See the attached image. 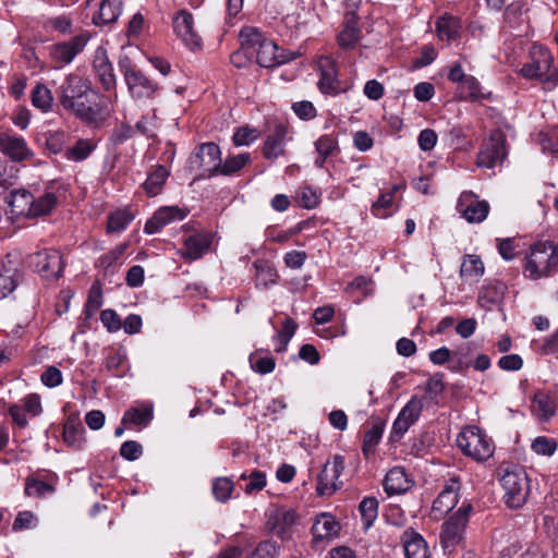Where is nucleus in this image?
Instances as JSON below:
<instances>
[{
  "instance_id": "nucleus-1",
  "label": "nucleus",
  "mask_w": 558,
  "mask_h": 558,
  "mask_svg": "<svg viewBox=\"0 0 558 558\" xmlns=\"http://www.w3.org/2000/svg\"><path fill=\"white\" fill-rule=\"evenodd\" d=\"M54 96L62 110L88 125L100 126L109 116L107 97L76 72L64 76Z\"/></svg>"
},
{
  "instance_id": "nucleus-2",
  "label": "nucleus",
  "mask_w": 558,
  "mask_h": 558,
  "mask_svg": "<svg viewBox=\"0 0 558 558\" xmlns=\"http://www.w3.org/2000/svg\"><path fill=\"white\" fill-rule=\"evenodd\" d=\"M558 271V244L553 241H537L531 245L525 257L523 274L531 280L554 276Z\"/></svg>"
},
{
  "instance_id": "nucleus-3",
  "label": "nucleus",
  "mask_w": 558,
  "mask_h": 558,
  "mask_svg": "<svg viewBox=\"0 0 558 558\" xmlns=\"http://www.w3.org/2000/svg\"><path fill=\"white\" fill-rule=\"evenodd\" d=\"M554 61V54L548 47L534 43L529 49L527 60L518 73L525 80L538 81L544 87L553 88Z\"/></svg>"
},
{
  "instance_id": "nucleus-4",
  "label": "nucleus",
  "mask_w": 558,
  "mask_h": 558,
  "mask_svg": "<svg viewBox=\"0 0 558 558\" xmlns=\"http://www.w3.org/2000/svg\"><path fill=\"white\" fill-rule=\"evenodd\" d=\"M118 66L123 75L128 90L134 100L154 99L160 86L149 78L129 56L123 54L118 60Z\"/></svg>"
},
{
  "instance_id": "nucleus-5",
  "label": "nucleus",
  "mask_w": 558,
  "mask_h": 558,
  "mask_svg": "<svg viewBox=\"0 0 558 558\" xmlns=\"http://www.w3.org/2000/svg\"><path fill=\"white\" fill-rule=\"evenodd\" d=\"M457 446L464 456L477 462L489 459L494 452V442L477 426H466L457 436Z\"/></svg>"
},
{
  "instance_id": "nucleus-6",
  "label": "nucleus",
  "mask_w": 558,
  "mask_h": 558,
  "mask_svg": "<svg viewBox=\"0 0 558 558\" xmlns=\"http://www.w3.org/2000/svg\"><path fill=\"white\" fill-rule=\"evenodd\" d=\"M89 38L87 32H81L69 40L58 41L48 46V56L53 69L60 70L69 65L84 51Z\"/></svg>"
},
{
  "instance_id": "nucleus-7",
  "label": "nucleus",
  "mask_w": 558,
  "mask_h": 558,
  "mask_svg": "<svg viewBox=\"0 0 558 558\" xmlns=\"http://www.w3.org/2000/svg\"><path fill=\"white\" fill-rule=\"evenodd\" d=\"M508 156L507 136L499 130H493L489 133L476 156V165L480 168L493 169L501 166Z\"/></svg>"
},
{
  "instance_id": "nucleus-8",
  "label": "nucleus",
  "mask_w": 558,
  "mask_h": 558,
  "mask_svg": "<svg viewBox=\"0 0 558 558\" xmlns=\"http://www.w3.org/2000/svg\"><path fill=\"white\" fill-rule=\"evenodd\" d=\"M221 161V149L214 142H205L197 145L187 159V168L191 171L202 170L203 172L194 180L210 179L216 177L211 174L213 168Z\"/></svg>"
},
{
  "instance_id": "nucleus-9",
  "label": "nucleus",
  "mask_w": 558,
  "mask_h": 558,
  "mask_svg": "<svg viewBox=\"0 0 558 558\" xmlns=\"http://www.w3.org/2000/svg\"><path fill=\"white\" fill-rule=\"evenodd\" d=\"M29 267L43 278L57 280L62 277L65 263L59 250L45 248L31 254L28 257Z\"/></svg>"
},
{
  "instance_id": "nucleus-10",
  "label": "nucleus",
  "mask_w": 558,
  "mask_h": 558,
  "mask_svg": "<svg viewBox=\"0 0 558 558\" xmlns=\"http://www.w3.org/2000/svg\"><path fill=\"white\" fill-rule=\"evenodd\" d=\"M423 398L412 396L411 399L401 409L392 423L388 437L390 446L395 447L403 438L409 428L420 418L423 411Z\"/></svg>"
},
{
  "instance_id": "nucleus-11",
  "label": "nucleus",
  "mask_w": 558,
  "mask_h": 558,
  "mask_svg": "<svg viewBox=\"0 0 558 558\" xmlns=\"http://www.w3.org/2000/svg\"><path fill=\"white\" fill-rule=\"evenodd\" d=\"M471 505L462 506L454 514L442 523L440 543L447 553H452L463 539V533L468 523Z\"/></svg>"
},
{
  "instance_id": "nucleus-12",
  "label": "nucleus",
  "mask_w": 558,
  "mask_h": 558,
  "mask_svg": "<svg viewBox=\"0 0 558 558\" xmlns=\"http://www.w3.org/2000/svg\"><path fill=\"white\" fill-rule=\"evenodd\" d=\"M296 513L293 509L271 507L267 511L268 530L282 541L292 539L295 532Z\"/></svg>"
},
{
  "instance_id": "nucleus-13",
  "label": "nucleus",
  "mask_w": 558,
  "mask_h": 558,
  "mask_svg": "<svg viewBox=\"0 0 558 558\" xmlns=\"http://www.w3.org/2000/svg\"><path fill=\"white\" fill-rule=\"evenodd\" d=\"M173 31L182 43L192 51L203 48V39L194 29V17L187 10H179L173 17Z\"/></svg>"
},
{
  "instance_id": "nucleus-14",
  "label": "nucleus",
  "mask_w": 558,
  "mask_h": 558,
  "mask_svg": "<svg viewBox=\"0 0 558 558\" xmlns=\"http://www.w3.org/2000/svg\"><path fill=\"white\" fill-rule=\"evenodd\" d=\"M318 70L319 80L317 87L322 94L336 97L347 90V88L340 87L338 64L331 57H322L318 61Z\"/></svg>"
},
{
  "instance_id": "nucleus-15",
  "label": "nucleus",
  "mask_w": 558,
  "mask_h": 558,
  "mask_svg": "<svg viewBox=\"0 0 558 558\" xmlns=\"http://www.w3.org/2000/svg\"><path fill=\"white\" fill-rule=\"evenodd\" d=\"M187 210L179 206H162L158 208L144 225V233H159L166 226L173 221H181L187 216Z\"/></svg>"
},
{
  "instance_id": "nucleus-16",
  "label": "nucleus",
  "mask_w": 558,
  "mask_h": 558,
  "mask_svg": "<svg viewBox=\"0 0 558 558\" xmlns=\"http://www.w3.org/2000/svg\"><path fill=\"white\" fill-rule=\"evenodd\" d=\"M341 525L339 521L329 512H322L314 519L311 533L314 544L329 543L340 533Z\"/></svg>"
},
{
  "instance_id": "nucleus-17",
  "label": "nucleus",
  "mask_w": 558,
  "mask_h": 558,
  "mask_svg": "<svg viewBox=\"0 0 558 558\" xmlns=\"http://www.w3.org/2000/svg\"><path fill=\"white\" fill-rule=\"evenodd\" d=\"M93 70L97 81L105 90L110 92L116 89L117 77L113 72L112 63L109 60L107 50L104 47H98L95 50Z\"/></svg>"
},
{
  "instance_id": "nucleus-18",
  "label": "nucleus",
  "mask_w": 558,
  "mask_h": 558,
  "mask_svg": "<svg viewBox=\"0 0 558 558\" xmlns=\"http://www.w3.org/2000/svg\"><path fill=\"white\" fill-rule=\"evenodd\" d=\"M214 235L210 231H198L185 238L182 256L190 260H196L203 257L213 244Z\"/></svg>"
},
{
  "instance_id": "nucleus-19",
  "label": "nucleus",
  "mask_w": 558,
  "mask_h": 558,
  "mask_svg": "<svg viewBox=\"0 0 558 558\" xmlns=\"http://www.w3.org/2000/svg\"><path fill=\"white\" fill-rule=\"evenodd\" d=\"M344 470V457L335 454L331 460H328L320 473L318 474V481L316 488H340L343 482L340 480V475Z\"/></svg>"
},
{
  "instance_id": "nucleus-20",
  "label": "nucleus",
  "mask_w": 558,
  "mask_h": 558,
  "mask_svg": "<svg viewBox=\"0 0 558 558\" xmlns=\"http://www.w3.org/2000/svg\"><path fill=\"white\" fill-rule=\"evenodd\" d=\"M458 209L466 221L480 223L486 219L490 206L488 202L480 201L472 194H463L458 203Z\"/></svg>"
},
{
  "instance_id": "nucleus-21",
  "label": "nucleus",
  "mask_w": 558,
  "mask_h": 558,
  "mask_svg": "<svg viewBox=\"0 0 558 558\" xmlns=\"http://www.w3.org/2000/svg\"><path fill=\"white\" fill-rule=\"evenodd\" d=\"M462 20L450 13L440 15L435 22L437 37L441 41L452 43L459 40L462 34Z\"/></svg>"
},
{
  "instance_id": "nucleus-22",
  "label": "nucleus",
  "mask_w": 558,
  "mask_h": 558,
  "mask_svg": "<svg viewBox=\"0 0 558 558\" xmlns=\"http://www.w3.org/2000/svg\"><path fill=\"white\" fill-rule=\"evenodd\" d=\"M401 543L407 558H430L426 541L412 529L402 533Z\"/></svg>"
},
{
  "instance_id": "nucleus-23",
  "label": "nucleus",
  "mask_w": 558,
  "mask_h": 558,
  "mask_svg": "<svg viewBox=\"0 0 558 558\" xmlns=\"http://www.w3.org/2000/svg\"><path fill=\"white\" fill-rule=\"evenodd\" d=\"M0 147L4 155L15 161L27 160L33 156L26 141L20 135H4L0 138Z\"/></svg>"
},
{
  "instance_id": "nucleus-24",
  "label": "nucleus",
  "mask_w": 558,
  "mask_h": 558,
  "mask_svg": "<svg viewBox=\"0 0 558 558\" xmlns=\"http://www.w3.org/2000/svg\"><path fill=\"white\" fill-rule=\"evenodd\" d=\"M129 248V242H122L114 248L102 254L95 263V267L100 269L105 277L116 274L117 268L122 265V259Z\"/></svg>"
},
{
  "instance_id": "nucleus-25",
  "label": "nucleus",
  "mask_w": 558,
  "mask_h": 558,
  "mask_svg": "<svg viewBox=\"0 0 558 558\" xmlns=\"http://www.w3.org/2000/svg\"><path fill=\"white\" fill-rule=\"evenodd\" d=\"M251 162L252 156L247 151L238 155H228L225 160L221 159L220 163H217L216 168H213L211 174H216V177L239 175L242 169Z\"/></svg>"
},
{
  "instance_id": "nucleus-26",
  "label": "nucleus",
  "mask_w": 558,
  "mask_h": 558,
  "mask_svg": "<svg viewBox=\"0 0 558 558\" xmlns=\"http://www.w3.org/2000/svg\"><path fill=\"white\" fill-rule=\"evenodd\" d=\"M288 134V128L277 124L274 131L266 137L263 146V157L267 160H275L284 153L283 141Z\"/></svg>"
},
{
  "instance_id": "nucleus-27",
  "label": "nucleus",
  "mask_w": 558,
  "mask_h": 558,
  "mask_svg": "<svg viewBox=\"0 0 558 558\" xmlns=\"http://www.w3.org/2000/svg\"><path fill=\"white\" fill-rule=\"evenodd\" d=\"M253 268L255 269L254 282L257 289H267L278 282L279 274L270 260L256 259L253 263Z\"/></svg>"
},
{
  "instance_id": "nucleus-28",
  "label": "nucleus",
  "mask_w": 558,
  "mask_h": 558,
  "mask_svg": "<svg viewBox=\"0 0 558 558\" xmlns=\"http://www.w3.org/2000/svg\"><path fill=\"white\" fill-rule=\"evenodd\" d=\"M170 177V171L163 165H156L148 172L147 179L142 183V187L148 197L159 195Z\"/></svg>"
},
{
  "instance_id": "nucleus-29",
  "label": "nucleus",
  "mask_w": 558,
  "mask_h": 558,
  "mask_svg": "<svg viewBox=\"0 0 558 558\" xmlns=\"http://www.w3.org/2000/svg\"><path fill=\"white\" fill-rule=\"evenodd\" d=\"M122 12V0H101L99 9L94 13L92 22L96 26L117 22Z\"/></svg>"
},
{
  "instance_id": "nucleus-30",
  "label": "nucleus",
  "mask_w": 558,
  "mask_h": 558,
  "mask_svg": "<svg viewBox=\"0 0 558 558\" xmlns=\"http://www.w3.org/2000/svg\"><path fill=\"white\" fill-rule=\"evenodd\" d=\"M501 471L499 481L502 488H531V481L522 466L511 464Z\"/></svg>"
},
{
  "instance_id": "nucleus-31",
  "label": "nucleus",
  "mask_w": 558,
  "mask_h": 558,
  "mask_svg": "<svg viewBox=\"0 0 558 558\" xmlns=\"http://www.w3.org/2000/svg\"><path fill=\"white\" fill-rule=\"evenodd\" d=\"M7 202L13 215L31 217L34 195L29 191L24 189L13 190L10 192L9 197H7Z\"/></svg>"
},
{
  "instance_id": "nucleus-32",
  "label": "nucleus",
  "mask_w": 558,
  "mask_h": 558,
  "mask_svg": "<svg viewBox=\"0 0 558 558\" xmlns=\"http://www.w3.org/2000/svg\"><path fill=\"white\" fill-rule=\"evenodd\" d=\"M456 98L461 101H480L482 99H489L490 94L485 95L481 93V83L473 75H468V77L461 82V84L457 85L456 88Z\"/></svg>"
},
{
  "instance_id": "nucleus-33",
  "label": "nucleus",
  "mask_w": 558,
  "mask_h": 558,
  "mask_svg": "<svg viewBox=\"0 0 558 558\" xmlns=\"http://www.w3.org/2000/svg\"><path fill=\"white\" fill-rule=\"evenodd\" d=\"M386 426V421L379 416L372 417V427L367 429L363 437L362 452L367 458L373 454L379 444Z\"/></svg>"
},
{
  "instance_id": "nucleus-34",
  "label": "nucleus",
  "mask_w": 558,
  "mask_h": 558,
  "mask_svg": "<svg viewBox=\"0 0 558 558\" xmlns=\"http://www.w3.org/2000/svg\"><path fill=\"white\" fill-rule=\"evenodd\" d=\"M135 215L130 207L117 208L107 216V234L120 233L124 231L134 220Z\"/></svg>"
},
{
  "instance_id": "nucleus-35",
  "label": "nucleus",
  "mask_w": 558,
  "mask_h": 558,
  "mask_svg": "<svg viewBox=\"0 0 558 558\" xmlns=\"http://www.w3.org/2000/svg\"><path fill=\"white\" fill-rule=\"evenodd\" d=\"M532 410L541 418H550L556 413L554 396L548 391L537 390L532 399Z\"/></svg>"
},
{
  "instance_id": "nucleus-36",
  "label": "nucleus",
  "mask_w": 558,
  "mask_h": 558,
  "mask_svg": "<svg viewBox=\"0 0 558 558\" xmlns=\"http://www.w3.org/2000/svg\"><path fill=\"white\" fill-rule=\"evenodd\" d=\"M506 286L499 280L486 281L478 292V303L481 306L495 305L504 296Z\"/></svg>"
},
{
  "instance_id": "nucleus-37",
  "label": "nucleus",
  "mask_w": 558,
  "mask_h": 558,
  "mask_svg": "<svg viewBox=\"0 0 558 558\" xmlns=\"http://www.w3.org/2000/svg\"><path fill=\"white\" fill-rule=\"evenodd\" d=\"M277 50L279 46L271 39L262 41L260 47L256 50V62L262 68L271 69L277 66Z\"/></svg>"
},
{
  "instance_id": "nucleus-38",
  "label": "nucleus",
  "mask_w": 558,
  "mask_h": 558,
  "mask_svg": "<svg viewBox=\"0 0 558 558\" xmlns=\"http://www.w3.org/2000/svg\"><path fill=\"white\" fill-rule=\"evenodd\" d=\"M43 28L47 33H57L59 35H71L73 32V20L68 14L49 16L43 21Z\"/></svg>"
},
{
  "instance_id": "nucleus-39",
  "label": "nucleus",
  "mask_w": 558,
  "mask_h": 558,
  "mask_svg": "<svg viewBox=\"0 0 558 558\" xmlns=\"http://www.w3.org/2000/svg\"><path fill=\"white\" fill-rule=\"evenodd\" d=\"M95 149L96 144L92 140L80 138L64 151L63 156L66 160L81 162L86 160Z\"/></svg>"
},
{
  "instance_id": "nucleus-40",
  "label": "nucleus",
  "mask_w": 558,
  "mask_h": 558,
  "mask_svg": "<svg viewBox=\"0 0 558 558\" xmlns=\"http://www.w3.org/2000/svg\"><path fill=\"white\" fill-rule=\"evenodd\" d=\"M106 371L113 377L122 378L128 372L126 354L122 350H112L106 357Z\"/></svg>"
},
{
  "instance_id": "nucleus-41",
  "label": "nucleus",
  "mask_w": 558,
  "mask_h": 558,
  "mask_svg": "<svg viewBox=\"0 0 558 558\" xmlns=\"http://www.w3.org/2000/svg\"><path fill=\"white\" fill-rule=\"evenodd\" d=\"M54 98L56 96H53L51 90L43 83H38L31 94L32 105L43 112H48L52 109Z\"/></svg>"
},
{
  "instance_id": "nucleus-42",
  "label": "nucleus",
  "mask_w": 558,
  "mask_h": 558,
  "mask_svg": "<svg viewBox=\"0 0 558 558\" xmlns=\"http://www.w3.org/2000/svg\"><path fill=\"white\" fill-rule=\"evenodd\" d=\"M153 417L151 408H131L124 412L122 424L146 427L151 422Z\"/></svg>"
},
{
  "instance_id": "nucleus-43",
  "label": "nucleus",
  "mask_w": 558,
  "mask_h": 558,
  "mask_svg": "<svg viewBox=\"0 0 558 558\" xmlns=\"http://www.w3.org/2000/svg\"><path fill=\"white\" fill-rule=\"evenodd\" d=\"M413 482L408 477L402 466L390 469L383 481V488H411Z\"/></svg>"
},
{
  "instance_id": "nucleus-44",
  "label": "nucleus",
  "mask_w": 558,
  "mask_h": 558,
  "mask_svg": "<svg viewBox=\"0 0 558 558\" xmlns=\"http://www.w3.org/2000/svg\"><path fill=\"white\" fill-rule=\"evenodd\" d=\"M262 353L263 350H256L251 353L248 361L252 369L260 375L272 373L276 367L275 359L269 355V351H267L266 355H263Z\"/></svg>"
},
{
  "instance_id": "nucleus-45",
  "label": "nucleus",
  "mask_w": 558,
  "mask_h": 558,
  "mask_svg": "<svg viewBox=\"0 0 558 558\" xmlns=\"http://www.w3.org/2000/svg\"><path fill=\"white\" fill-rule=\"evenodd\" d=\"M399 190L398 185H395L390 192L380 193L377 201L373 203L371 213L377 218H387L391 216L389 211L393 203V195Z\"/></svg>"
},
{
  "instance_id": "nucleus-46",
  "label": "nucleus",
  "mask_w": 558,
  "mask_h": 558,
  "mask_svg": "<svg viewBox=\"0 0 558 558\" xmlns=\"http://www.w3.org/2000/svg\"><path fill=\"white\" fill-rule=\"evenodd\" d=\"M484 263L478 255H466L460 267L461 277L478 279L484 275Z\"/></svg>"
},
{
  "instance_id": "nucleus-47",
  "label": "nucleus",
  "mask_w": 558,
  "mask_h": 558,
  "mask_svg": "<svg viewBox=\"0 0 558 558\" xmlns=\"http://www.w3.org/2000/svg\"><path fill=\"white\" fill-rule=\"evenodd\" d=\"M320 191L317 187L305 185L296 192V202L306 209H314L320 203Z\"/></svg>"
},
{
  "instance_id": "nucleus-48",
  "label": "nucleus",
  "mask_w": 558,
  "mask_h": 558,
  "mask_svg": "<svg viewBox=\"0 0 558 558\" xmlns=\"http://www.w3.org/2000/svg\"><path fill=\"white\" fill-rule=\"evenodd\" d=\"M316 153H324L330 157L340 154V146L336 133L323 134L314 143Z\"/></svg>"
},
{
  "instance_id": "nucleus-49",
  "label": "nucleus",
  "mask_w": 558,
  "mask_h": 558,
  "mask_svg": "<svg viewBox=\"0 0 558 558\" xmlns=\"http://www.w3.org/2000/svg\"><path fill=\"white\" fill-rule=\"evenodd\" d=\"M57 196L52 192H46L38 198L34 197V206L32 207L31 217H39L48 215L57 205Z\"/></svg>"
},
{
  "instance_id": "nucleus-50",
  "label": "nucleus",
  "mask_w": 558,
  "mask_h": 558,
  "mask_svg": "<svg viewBox=\"0 0 558 558\" xmlns=\"http://www.w3.org/2000/svg\"><path fill=\"white\" fill-rule=\"evenodd\" d=\"M241 47L243 50H254L260 47L262 41L267 38L264 37L263 33L256 27H243L240 31Z\"/></svg>"
},
{
  "instance_id": "nucleus-51",
  "label": "nucleus",
  "mask_w": 558,
  "mask_h": 558,
  "mask_svg": "<svg viewBox=\"0 0 558 558\" xmlns=\"http://www.w3.org/2000/svg\"><path fill=\"white\" fill-rule=\"evenodd\" d=\"M364 529H369L378 515V501L374 497H365L359 506Z\"/></svg>"
},
{
  "instance_id": "nucleus-52",
  "label": "nucleus",
  "mask_w": 558,
  "mask_h": 558,
  "mask_svg": "<svg viewBox=\"0 0 558 558\" xmlns=\"http://www.w3.org/2000/svg\"><path fill=\"white\" fill-rule=\"evenodd\" d=\"M57 482L56 473L50 471L38 472L27 478L25 488H54Z\"/></svg>"
},
{
  "instance_id": "nucleus-53",
  "label": "nucleus",
  "mask_w": 558,
  "mask_h": 558,
  "mask_svg": "<svg viewBox=\"0 0 558 558\" xmlns=\"http://www.w3.org/2000/svg\"><path fill=\"white\" fill-rule=\"evenodd\" d=\"M258 136V130L246 124L235 129L232 135V143L235 147L250 146Z\"/></svg>"
},
{
  "instance_id": "nucleus-54",
  "label": "nucleus",
  "mask_w": 558,
  "mask_h": 558,
  "mask_svg": "<svg viewBox=\"0 0 558 558\" xmlns=\"http://www.w3.org/2000/svg\"><path fill=\"white\" fill-rule=\"evenodd\" d=\"M84 434H85L84 426H72V425L63 426L62 436H63L64 442L76 450H80L83 448V445L85 441Z\"/></svg>"
},
{
  "instance_id": "nucleus-55",
  "label": "nucleus",
  "mask_w": 558,
  "mask_h": 558,
  "mask_svg": "<svg viewBox=\"0 0 558 558\" xmlns=\"http://www.w3.org/2000/svg\"><path fill=\"white\" fill-rule=\"evenodd\" d=\"M558 444L555 438L547 436H537L531 445L532 450L536 454L553 456L557 450Z\"/></svg>"
},
{
  "instance_id": "nucleus-56",
  "label": "nucleus",
  "mask_w": 558,
  "mask_h": 558,
  "mask_svg": "<svg viewBox=\"0 0 558 558\" xmlns=\"http://www.w3.org/2000/svg\"><path fill=\"white\" fill-rule=\"evenodd\" d=\"M362 36L361 29H350L342 27L337 36V43L344 50L353 49L359 44Z\"/></svg>"
},
{
  "instance_id": "nucleus-57",
  "label": "nucleus",
  "mask_w": 558,
  "mask_h": 558,
  "mask_svg": "<svg viewBox=\"0 0 558 558\" xmlns=\"http://www.w3.org/2000/svg\"><path fill=\"white\" fill-rule=\"evenodd\" d=\"M291 109L302 121H311L317 117V109L310 100L295 101L292 104Z\"/></svg>"
},
{
  "instance_id": "nucleus-58",
  "label": "nucleus",
  "mask_w": 558,
  "mask_h": 558,
  "mask_svg": "<svg viewBox=\"0 0 558 558\" xmlns=\"http://www.w3.org/2000/svg\"><path fill=\"white\" fill-rule=\"evenodd\" d=\"M102 305V293L100 287L95 290V284L92 287L87 301L84 305L83 313L87 318L92 317Z\"/></svg>"
},
{
  "instance_id": "nucleus-59",
  "label": "nucleus",
  "mask_w": 558,
  "mask_h": 558,
  "mask_svg": "<svg viewBox=\"0 0 558 558\" xmlns=\"http://www.w3.org/2000/svg\"><path fill=\"white\" fill-rule=\"evenodd\" d=\"M539 138L544 151L558 155V125L553 126L547 132H541Z\"/></svg>"
},
{
  "instance_id": "nucleus-60",
  "label": "nucleus",
  "mask_w": 558,
  "mask_h": 558,
  "mask_svg": "<svg viewBox=\"0 0 558 558\" xmlns=\"http://www.w3.org/2000/svg\"><path fill=\"white\" fill-rule=\"evenodd\" d=\"M66 144L64 132H53L46 137L45 148L49 154L58 155L63 151Z\"/></svg>"
},
{
  "instance_id": "nucleus-61",
  "label": "nucleus",
  "mask_w": 558,
  "mask_h": 558,
  "mask_svg": "<svg viewBox=\"0 0 558 558\" xmlns=\"http://www.w3.org/2000/svg\"><path fill=\"white\" fill-rule=\"evenodd\" d=\"M457 500V490H441L433 504V509L447 512L453 508Z\"/></svg>"
},
{
  "instance_id": "nucleus-62",
  "label": "nucleus",
  "mask_w": 558,
  "mask_h": 558,
  "mask_svg": "<svg viewBox=\"0 0 558 558\" xmlns=\"http://www.w3.org/2000/svg\"><path fill=\"white\" fill-rule=\"evenodd\" d=\"M134 134L135 131L131 125L122 123L112 130L109 140L114 146H119L132 138Z\"/></svg>"
},
{
  "instance_id": "nucleus-63",
  "label": "nucleus",
  "mask_w": 558,
  "mask_h": 558,
  "mask_svg": "<svg viewBox=\"0 0 558 558\" xmlns=\"http://www.w3.org/2000/svg\"><path fill=\"white\" fill-rule=\"evenodd\" d=\"M100 322L109 332H117L122 328V320L120 316L111 308L101 311Z\"/></svg>"
},
{
  "instance_id": "nucleus-64",
  "label": "nucleus",
  "mask_w": 558,
  "mask_h": 558,
  "mask_svg": "<svg viewBox=\"0 0 558 558\" xmlns=\"http://www.w3.org/2000/svg\"><path fill=\"white\" fill-rule=\"evenodd\" d=\"M279 553V547L272 541L260 542L254 551L247 558H275Z\"/></svg>"
}]
</instances>
